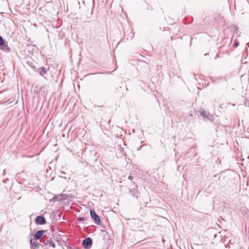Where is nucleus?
I'll return each mask as SVG.
<instances>
[{
	"label": "nucleus",
	"instance_id": "obj_5",
	"mask_svg": "<svg viewBox=\"0 0 249 249\" xmlns=\"http://www.w3.org/2000/svg\"><path fill=\"white\" fill-rule=\"evenodd\" d=\"M38 71L39 73L43 76L45 74L47 73V70L44 67H42L38 69Z\"/></svg>",
	"mask_w": 249,
	"mask_h": 249
},
{
	"label": "nucleus",
	"instance_id": "obj_2",
	"mask_svg": "<svg viewBox=\"0 0 249 249\" xmlns=\"http://www.w3.org/2000/svg\"><path fill=\"white\" fill-rule=\"evenodd\" d=\"M90 214L91 217L93 219L94 222L97 224H99L100 223V219L95 212L93 210H91Z\"/></svg>",
	"mask_w": 249,
	"mask_h": 249
},
{
	"label": "nucleus",
	"instance_id": "obj_9",
	"mask_svg": "<svg viewBox=\"0 0 249 249\" xmlns=\"http://www.w3.org/2000/svg\"><path fill=\"white\" fill-rule=\"evenodd\" d=\"M50 245H51L53 248H55V244H54L53 242H51L50 243Z\"/></svg>",
	"mask_w": 249,
	"mask_h": 249
},
{
	"label": "nucleus",
	"instance_id": "obj_12",
	"mask_svg": "<svg viewBox=\"0 0 249 249\" xmlns=\"http://www.w3.org/2000/svg\"><path fill=\"white\" fill-rule=\"evenodd\" d=\"M129 179H130V180H132V176H129L128 177Z\"/></svg>",
	"mask_w": 249,
	"mask_h": 249
},
{
	"label": "nucleus",
	"instance_id": "obj_6",
	"mask_svg": "<svg viewBox=\"0 0 249 249\" xmlns=\"http://www.w3.org/2000/svg\"><path fill=\"white\" fill-rule=\"evenodd\" d=\"M1 47H0V49L1 50H6V48H7V46L6 45H4L3 44V38L0 36V46H2Z\"/></svg>",
	"mask_w": 249,
	"mask_h": 249
},
{
	"label": "nucleus",
	"instance_id": "obj_4",
	"mask_svg": "<svg viewBox=\"0 0 249 249\" xmlns=\"http://www.w3.org/2000/svg\"><path fill=\"white\" fill-rule=\"evenodd\" d=\"M44 233V231H37L35 234V239H39V238H40L43 235Z\"/></svg>",
	"mask_w": 249,
	"mask_h": 249
},
{
	"label": "nucleus",
	"instance_id": "obj_11",
	"mask_svg": "<svg viewBox=\"0 0 249 249\" xmlns=\"http://www.w3.org/2000/svg\"><path fill=\"white\" fill-rule=\"evenodd\" d=\"M79 220L80 221H84L85 220V218L84 217H81L79 218Z\"/></svg>",
	"mask_w": 249,
	"mask_h": 249
},
{
	"label": "nucleus",
	"instance_id": "obj_10",
	"mask_svg": "<svg viewBox=\"0 0 249 249\" xmlns=\"http://www.w3.org/2000/svg\"><path fill=\"white\" fill-rule=\"evenodd\" d=\"M239 45V43L238 42H235L234 43V46L235 47H237Z\"/></svg>",
	"mask_w": 249,
	"mask_h": 249
},
{
	"label": "nucleus",
	"instance_id": "obj_7",
	"mask_svg": "<svg viewBox=\"0 0 249 249\" xmlns=\"http://www.w3.org/2000/svg\"><path fill=\"white\" fill-rule=\"evenodd\" d=\"M30 243L32 245L35 246L36 247H37V244L35 242H33L32 239L30 240Z\"/></svg>",
	"mask_w": 249,
	"mask_h": 249
},
{
	"label": "nucleus",
	"instance_id": "obj_8",
	"mask_svg": "<svg viewBox=\"0 0 249 249\" xmlns=\"http://www.w3.org/2000/svg\"><path fill=\"white\" fill-rule=\"evenodd\" d=\"M201 114L204 117H206L207 116V113L206 111H203L202 112H201Z\"/></svg>",
	"mask_w": 249,
	"mask_h": 249
},
{
	"label": "nucleus",
	"instance_id": "obj_1",
	"mask_svg": "<svg viewBox=\"0 0 249 249\" xmlns=\"http://www.w3.org/2000/svg\"><path fill=\"white\" fill-rule=\"evenodd\" d=\"M92 240L90 238H87L83 241V246L85 249H89L92 246Z\"/></svg>",
	"mask_w": 249,
	"mask_h": 249
},
{
	"label": "nucleus",
	"instance_id": "obj_3",
	"mask_svg": "<svg viewBox=\"0 0 249 249\" xmlns=\"http://www.w3.org/2000/svg\"><path fill=\"white\" fill-rule=\"evenodd\" d=\"M36 222L38 224L42 225L46 223V220L44 217L39 216L36 218Z\"/></svg>",
	"mask_w": 249,
	"mask_h": 249
}]
</instances>
